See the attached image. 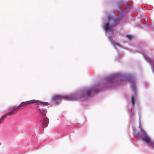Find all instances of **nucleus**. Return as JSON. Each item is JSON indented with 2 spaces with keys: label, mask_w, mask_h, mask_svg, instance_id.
<instances>
[{
  "label": "nucleus",
  "mask_w": 154,
  "mask_h": 154,
  "mask_svg": "<svg viewBox=\"0 0 154 154\" xmlns=\"http://www.w3.org/2000/svg\"><path fill=\"white\" fill-rule=\"evenodd\" d=\"M93 91H94L96 93L98 91L97 90H95L93 88L88 89L84 92L85 96L86 97H90V94Z\"/></svg>",
  "instance_id": "obj_3"
},
{
  "label": "nucleus",
  "mask_w": 154,
  "mask_h": 154,
  "mask_svg": "<svg viewBox=\"0 0 154 154\" xmlns=\"http://www.w3.org/2000/svg\"><path fill=\"white\" fill-rule=\"evenodd\" d=\"M118 21V19H115L114 20V22L115 23H116Z\"/></svg>",
  "instance_id": "obj_13"
},
{
  "label": "nucleus",
  "mask_w": 154,
  "mask_h": 154,
  "mask_svg": "<svg viewBox=\"0 0 154 154\" xmlns=\"http://www.w3.org/2000/svg\"><path fill=\"white\" fill-rule=\"evenodd\" d=\"M33 103H36L37 105L41 104L45 105L47 104V103L41 102L38 100H34L25 102H21L18 106H14L13 108V110H16V112L21 107H25L27 105Z\"/></svg>",
  "instance_id": "obj_1"
},
{
  "label": "nucleus",
  "mask_w": 154,
  "mask_h": 154,
  "mask_svg": "<svg viewBox=\"0 0 154 154\" xmlns=\"http://www.w3.org/2000/svg\"><path fill=\"white\" fill-rule=\"evenodd\" d=\"M131 82L132 84L131 86L133 90V91L134 92H135L136 88L135 85L134 84V81L133 80L131 81Z\"/></svg>",
  "instance_id": "obj_7"
},
{
  "label": "nucleus",
  "mask_w": 154,
  "mask_h": 154,
  "mask_svg": "<svg viewBox=\"0 0 154 154\" xmlns=\"http://www.w3.org/2000/svg\"><path fill=\"white\" fill-rule=\"evenodd\" d=\"M131 103L133 105H134L135 103V99L133 96H132L131 99Z\"/></svg>",
  "instance_id": "obj_9"
},
{
  "label": "nucleus",
  "mask_w": 154,
  "mask_h": 154,
  "mask_svg": "<svg viewBox=\"0 0 154 154\" xmlns=\"http://www.w3.org/2000/svg\"><path fill=\"white\" fill-rule=\"evenodd\" d=\"M72 97L71 96H64L61 95H57L52 97V99L53 101L57 102L59 100H61L62 98L72 100Z\"/></svg>",
  "instance_id": "obj_2"
},
{
  "label": "nucleus",
  "mask_w": 154,
  "mask_h": 154,
  "mask_svg": "<svg viewBox=\"0 0 154 154\" xmlns=\"http://www.w3.org/2000/svg\"><path fill=\"white\" fill-rule=\"evenodd\" d=\"M126 36L130 40H131L132 37L131 35H127Z\"/></svg>",
  "instance_id": "obj_10"
},
{
  "label": "nucleus",
  "mask_w": 154,
  "mask_h": 154,
  "mask_svg": "<svg viewBox=\"0 0 154 154\" xmlns=\"http://www.w3.org/2000/svg\"><path fill=\"white\" fill-rule=\"evenodd\" d=\"M130 115L131 116H133L134 115V112L132 110L131 112H130Z\"/></svg>",
  "instance_id": "obj_12"
},
{
  "label": "nucleus",
  "mask_w": 154,
  "mask_h": 154,
  "mask_svg": "<svg viewBox=\"0 0 154 154\" xmlns=\"http://www.w3.org/2000/svg\"><path fill=\"white\" fill-rule=\"evenodd\" d=\"M111 19V16L110 15H109L107 17V20L108 21H110Z\"/></svg>",
  "instance_id": "obj_11"
},
{
  "label": "nucleus",
  "mask_w": 154,
  "mask_h": 154,
  "mask_svg": "<svg viewBox=\"0 0 154 154\" xmlns=\"http://www.w3.org/2000/svg\"><path fill=\"white\" fill-rule=\"evenodd\" d=\"M104 28L105 30L106 31H107L109 30L110 31H112V25L109 26V23H106L105 24Z\"/></svg>",
  "instance_id": "obj_5"
},
{
  "label": "nucleus",
  "mask_w": 154,
  "mask_h": 154,
  "mask_svg": "<svg viewBox=\"0 0 154 154\" xmlns=\"http://www.w3.org/2000/svg\"><path fill=\"white\" fill-rule=\"evenodd\" d=\"M39 110L40 113L42 114V119H43V118L46 117L45 114L43 112L44 111L41 109H39Z\"/></svg>",
  "instance_id": "obj_8"
},
{
  "label": "nucleus",
  "mask_w": 154,
  "mask_h": 154,
  "mask_svg": "<svg viewBox=\"0 0 154 154\" xmlns=\"http://www.w3.org/2000/svg\"><path fill=\"white\" fill-rule=\"evenodd\" d=\"M40 122L42 125V126L43 128H45L48 126V119L46 117L43 118V119Z\"/></svg>",
  "instance_id": "obj_4"
},
{
  "label": "nucleus",
  "mask_w": 154,
  "mask_h": 154,
  "mask_svg": "<svg viewBox=\"0 0 154 154\" xmlns=\"http://www.w3.org/2000/svg\"><path fill=\"white\" fill-rule=\"evenodd\" d=\"M2 120L1 118H0V124L1 123Z\"/></svg>",
  "instance_id": "obj_14"
},
{
  "label": "nucleus",
  "mask_w": 154,
  "mask_h": 154,
  "mask_svg": "<svg viewBox=\"0 0 154 154\" xmlns=\"http://www.w3.org/2000/svg\"><path fill=\"white\" fill-rule=\"evenodd\" d=\"M16 113V110H12L10 112L8 113L7 114L2 116L1 118L2 120L4 119L5 118H6L8 115H11L13 114H15Z\"/></svg>",
  "instance_id": "obj_6"
}]
</instances>
